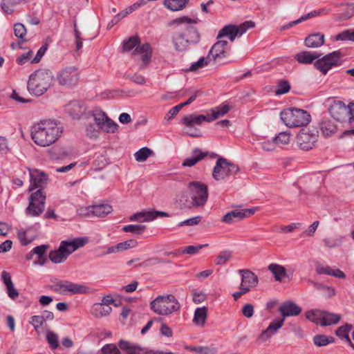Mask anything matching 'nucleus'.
<instances>
[{"instance_id":"72a5a7b5","label":"nucleus","mask_w":354,"mask_h":354,"mask_svg":"<svg viewBox=\"0 0 354 354\" xmlns=\"http://www.w3.org/2000/svg\"><path fill=\"white\" fill-rule=\"evenodd\" d=\"M305 45L308 48H318L324 42V35L321 33L310 35L305 39Z\"/></svg>"},{"instance_id":"dca6fc26","label":"nucleus","mask_w":354,"mask_h":354,"mask_svg":"<svg viewBox=\"0 0 354 354\" xmlns=\"http://www.w3.org/2000/svg\"><path fill=\"white\" fill-rule=\"evenodd\" d=\"M318 131L315 129H301L297 136V143L304 151L313 149L317 141Z\"/></svg>"},{"instance_id":"09e8293b","label":"nucleus","mask_w":354,"mask_h":354,"mask_svg":"<svg viewBox=\"0 0 354 354\" xmlns=\"http://www.w3.org/2000/svg\"><path fill=\"white\" fill-rule=\"evenodd\" d=\"M145 225H128L122 227V230L125 232H131L134 234H141L145 230Z\"/></svg>"},{"instance_id":"39448f33","label":"nucleus","mask_w":354,"mask_h":354,"mask_svg":"<svg viewBox=\"0 0 354 354\" xmlns=\"http://www.w3.org/2000/svg\"><path fill=\"white\" fill-rule=\"evenodd\" d=\"M150 308L160 316H169L180 308V304L174 295H159L150 302Z\"/></svg>"},{"instance_id":"473e14b6","label":"nucleus","mask_w":354,"mask_h":354,"mask_svg":"<svg viewBox=\"0 0 354 354\" xmlns=\"http://www.w3.org/2000/svg\"><path fill=\"white\" fill-rule=\"evenodd\" d=\"M238 35L237 26L234 25H227L220 30L217 35V39L227 37L231 41H234Z\"/></svg>"},{"instance_id":"bb28decb","label":"nucleus","mask_w":354,"mask_h":354,"mask_svg":"<svg viewBox=\"0 0 354 354\" xmlns=\"http://www.w3.org/2000/svg\"><path fill=\"white\" fill-rule=\"evenodd\" d=\"M268 270L273 274L275 281H282L283 279L288 277L286 268L277 263H270L268 267Z\"/></svg>"},{"instance_id":"6e6d98bb","label":"nucleus","mask_w":354,"mask_h":354,"mask_svg":"<svg viewBox=\"0 0 354 354\" xmlns=\"http://www.w3.org/2000/svg\"><path fill=\"white\" fill-rule=\"evenodd\" d=\"M137 245L138 242L134 239H130L117 244L119 252L127 250L130 248H133L136 247Z\"/></svg>"},{"instance_id":"603ef678","label":"nucleus","mask_w":354,"mask_h":354,"mask_svg":"<svg viewBox=\"0 0 354 354\" xmlns=\"http://www.w3.org/2000/svg\"><path fill=\"white\" fill-rule=\"evenodd\" d=\"M290 85L286 80L279 82L275 89V94L277 95H283L290 91Z\"/></svg>"},{"instance_id":"3c124183","label":"nucleus","mask_w":354,"mask_h":354,"mask_svg":"<svg viewBox=\"0 0 354 354\" xmlns=\"http://www.w3.org/2000/svg\"><path fill=\"white\" fill-rule=\"evenodd\" d=\"M351 326L350 325H345L339 327L337 331L336 335L341 337V338H345L349 344L353 346L352 343L351 342V339H349L348 333L351 330Z\"/></svg>"},{"instance_id":"aec40b11","label":"nucleus","mask_w":354,"mask_h":354,"mask_svg":"<svg viewBox=\"0 0 354 354\" xmlns=\"http://www.w3.org/2000/svg\"><path fill=\"white\" fill-rule=\"evenodd\" d=\"M239 273L241 275V281L239 286L240 290L247 292L256 287L259 283L258 277L252 271L246 269L239 270Z\"/></svg>"},{"instance_id":"6ab92c4d","label":"nucleus","mask_w":354,"mask_h":354,"mask_svg":"<svg viewBox=\"0 0 354 354\" xmlns=\"http://www.w3.org/2000/svg\"><path fill=\"white\" fill-rule=\"evenodd\" d=\"M328 111L335 120L344 121L348 115L349 110L343 102L333 100L328 107Z\"/></svg>"},{"instance_id":"b1692460","label":"nucleus","mask_w":354,"mask_h":354,"mask_svg":"<svg viewBox=\"0 0 354 354\" xmlns=\"http://www.w3.org/2000/svg\"><path fill=\"white\" fill-rule=\"evenodd\" d=\"M257 210L256 207L242 209H234L227 213L222 219L223 222L231 223L238 220L243 219L253 215Z\"/></svg>"},{"instance_id":"338daca9","label":"nucleus","mask_w":354,"mask_h":354,"mask_svg":"<svg viewBox=\"0 0 354 354\" xmlns=\"http://www.w3.org/2000/svg\"><path fill=\"white\" fill-rule=\"evenodd\" d=\"M242 313L245 317H246L248 318L252 317V315L254 314L253 306L250 304H247L245 306H243V307L242 308Z\"/></svg>"},{"instance_id":"37998d69","label":"nucleus","mask_w":354,"mask_h":354,"mask_svg":"<svg viewBox=\"0 0 354 354\" xmlns=\"http://www.w3.org/2000/svg\"><path fill=\"white\" fill-rule=\"evenodd\" d=\"M29 229L24 230V229H19L17 230V237L23 245H28L29 243H30L32 241H34L35 236H29L27 235Z\"/></svg>"},{"instance_id":"4c0bfd02","label":"nucleus","mask_w":354,"mask_h":354,"mask_svg":"<svg viewBox=\"0 0 354 354\" xmlns=\"http://www.w3.org/2000/svg\"><path fill=\"white\" fill-rule=\"evenodd\" d=\"M322 326L335 324L340 319V316L339 315L330 313L326 311H322Z\"/></svg>"},{"instance_id":"0eeeda50","label":"nucleus","mask_w":354,"mask_h":354,"mask_svg":"<svg viewBox=\"0 0 354 354\" xmlns=\"http://www.w3.org/2000/svg\"><path fill=\"white\" fill-rule=\"evenodd\" d=\"M190 201L188 207H199L205 205L208 199L207 186L199 181H192L188 185Z\"/></svg>"},{"instance_id":"79ce46f5","label":"nucleus","mask_w":354,"mask_h":354,"mask_svg":"<svg viewBox=\"0 0 354 354\" xmlns=\"http://www.w3.org/2000/svg\"><path fill=\"white\" fill-rule=\"evenodd\" d=\"M334 342V338L325 335H317L313 337V343L317 346H326Z\"/></svg>"},{"instance_id":"a878e982","label":"nucleus","mask_w":354,"mask_h":354,"mask_svg":"<svg viewBox=\"0 0 354 354\" xmlns=\"http://www.w3.org/2000/svg\"><path fill=\"white\" fill-rule=\"evenodd\" d=\"M118 346L124 354H143L145 352L138 344L123 339L119 341Z\"/></svg>"},{"instance_id":"8fccbe9b","label":"nucleus","mask_w":354,"mask_h":354,"mask_svg":"<svg viewBox=\"0 0 354 354\" xmlns=\"http://www.w3.org/2000/svg\"><path fill=\"white\" fill-rule=\"evenodd\" d=\"M100 354H121L120 351L114 344H106L99 351Z\"/></svg>"},{"instance_id":"49530a36","label":"nucleus","mask_w":354,"mask_h":354,"mask_svg":"<svg viewBox=\"0 0 354 354\" xmlns=\"http://www.w3.org/2000/svg\"><path fill=\"white\" fill-rule=\"evenodd\" d=\"M232 252L228 250L221 252L215 259V263L218 266H224L231 259Z\"/></svg>"},{"instance_id":"a211bd4d","label":"nucleus","mask_w":354,"mask_h":354,"mask_svg":"<svg viewBox=\"0 0 354 354\" xmlns=\"http://www.w3.org/2000/svg\"><path fill=\"white\" fill-rule=\"evenodd\" d=\"M30 176V185L28 189V192H35L34 190H44V187L47 184L48 180V176L42 171L36 169H28Z\"/></svg>"},{"instance_id":"052dcab7","label":"nucleus","mask_w":354,"mask_h":354,"mask_svg":"<svg viewBox=\"0 0 354 354\" xmlns=\"http://www.w3.org/2000/svg\"><path fill=\"white\" fill-rule=\"evenodd\" d=\"M254 26H255V24L252 21H246L243 22L239 26H237L238 35H242L248 30L254 28Z\"/></svg>"},{"instance_id":"6e6552de","label":"nucleus","mask_w":354,"mask_h":354,"mask_svg":"<svg viewBox=\"0 0 354 354\" xmlns=\"http://www.w3.org/2000/svg\"><path fill=\"white\" fill-rule=\"evenodd\" d=\"M139 39L136 37H132L123 43V49L125 51H132V55L141 56L142 61V67H145L151 58V48L149 44L145 43L139 45Z\"/></svg>"},{"instance_id":"680f3d73","label":"nucleus","mask_w":354,"mask_h":354,"mask_svg":"<svg viewBox=\"0 0 354 354\" xmlns=\"http://www.w3.org/2000/svg\"><path fill=\"white\" fill-rule=\"evenodd\" d=\"M261 148L264 151H272L274 149L276 142L274 138L272 140H266L261 142Z\"/></svg>"},{"instance_id":"5fc2aeb1","label":"nucleus","mask_w":354,"mask_h":354,"mask_svg":"<svg viewBox=\"0 0 354 354\" xmlns=\"http://www.w3.org/2000/svg\"><path fill=\"white\" fill-rule=\"evenodd\" d=\"M189 350L194 351L198 354H215L216 349L214 348H209L208 346H193L190 347Z\"/></svg>"},{"instance_id":"c756f323","label":"nucleus","mask_w":354,"mask_h":354,"mask_svg":"<svg viewBox=\"0 0 354 354\" xmlns=\"http://www.w3.org/2000/svg\"><path fill=\"white\" fill-rule=\"evenodd\" d=\"M112 311V308L108 305H102L100 303L94 304L91 309V315L96 318H101L109 315Z\"/></svg>"},{"instance_id":"4d7b16f0","label":"nucleus","mask_w":354,"mask_h":354,"mask_svg":"<svg viewBox=\"0 0 354 354\" xmlns=\"http://www.w3.org/2000/svg\"><path fill=\"white\" fill-rule=\"evenodd\" d=\"M336 40L345 41L349 40L354 41V30H346L340 33H339L336 37Z\"/></svg>"},{"instance_id":"2eb2a0df","label":"nucleus","mask_w":354,"mask_h":354,"mask_svg":"<svg viewBox=\"0 0 354 354\" xmlns=\"http://www.w3.org/2000/svg\"><path fill=\"white\" fill-rule=\"evenodd\" d=\"M341 57L342 54L339 50L333 51L321 59L318 58L314 65L317 69L326 75L333 66L341 64Z\"/></svg>"},{"instance_id":"f8f14e48","label":"nucleus","mask_w":354,"mask_h":354,"mask_svg":"<svg viewBox=\"0 0 354 354\" xmlns=\"http://www.w3.org/2000/svg\"><path fill=\"white\" fill-rule=\"evenodd\" d=\"M52 290L60 295H77L88 293L89 288L69 281H59L52 286Z\"/></svg>"},{"instance_id":"864d4df0","label":"nucleus","mask_w":354,"mask_h":354,"mask_svg":"<svg viewBox=\"0 0 354 354\" xmlns=\"http://www.w3.org/2000/svg\"><path fill=\"white\" fill-rule=\"evenodd\" d=\"M14 33L17 38L24 41V37L26 35L27 30L24 24L17 23L14 25Z\"/></svg>"},{"instance_id":"de8ad7c7","label":"nucleus","mask_w":354,"mask_h":354,"mask_svg":"<svg viewBox=\"0 0 354 354\" xmlns=\"http://www.w3.org/2000/svg\"><path fill=\"white\" fill-rule=\"evenodd\" d=\"M207 245H208V244L198 245H189V246H187L185 248L180 249L178 251V254H188L194 255V254H197L201 249L203 248L204 247H207Z\"/></svg>"},{"instance_id":"ea45409f","label":"nucleus","mask_w":354,"mask_h":354,"mask_svg":"<svg viewBox=\"0 0 354 354\" xmlns=\"http://www.w3.org/2000/svg\"><path fill=\"white\" fill-rule=\"evenodd\" d=\"M322 310L315 309L306 313L305 316L309 321L322 326Z\"/></svg>"},{"instance_id":"a18cd8bd","label":"nucleus","mask_w":354,"mask_h":354,"mask_svg":"<svg viewBox=\"0 0 354 354\" xmlns=\"http://www.w3.org/2000/svg\"><path fill=\"white\" fill-rule=\"evenodd\" d=\"M46 341L52 350L57 349L59 347L58 335L50 330H47L46 334Z\"/></svg>"},{"instance_id":"cd10ccee","label":"nucleus","mask_w":354,"mask_h":354,"mask_svg":"<svg viewBox=\"0 0 354 354\" xmlns=\"http://www.w3.org/2000/svg\"><path fill=\"white\" fill-rule=\"evenodd\" d=\"M113 210L112 207L107 203L99 204L89 206L88 211L93 215L98 217H103L111 213Z\"/></svg>"},{"instance_id":"20e7f679","label":"nucleus","mask_w":354,"mask_h":354,"mask_svg":"<svg viewBox=\"0 0 354 354\" xmlns=\"http://www.w3.org/2000/svg\"><path fill=\"white\" fill-rule=\"evenodd\" d=\"M88 242L87 238L78 237L62 241L57 250L49 254L50 260L54 263H60L66 260L68 257Z\"/></svg>"},{"instance_id":"0e129e2a","label":"nucleus","mask_w":354,"mask_h":354,"mask_svg":"<svg viewBox=\"0 0 354 354\" xmlns=\"http://www.w3.org/2000/svg\"><path fill=\"white\" fill-rule=\"evenodd\" d=\"M47 248H48V245H41L34 248L32 249V252L35 253V254L37 255L38 259H41L42 257H44V254L46 252Z\"/></svg>"},{"instance_id":"f257e3e1","label":"nucleus","mask_w":354,"mask_h":354,"mask_svg":"<svg viewBox=\"0 0 354 354\" xmlns=\"http://www.w3.org/2000/svg\"><path fill=\"white\" fill-rule=\"evenodd\" d=\"M62 133V128L55 120H42L31 127V138L40 147H46L55 143Z\"/></svg>"},{"instance_id":"774afa93","label":"nucleus","mask_w":354,"mask_h":354,"mask_svg":"<svg viewBox=\"0 0 354 354\" xmlns=\"http://www.w3.org/2000/svg\"><path fill=\"white\" fill-rule=\"evenodd\" d=\"M32 50H29L26 53H24L21 56L17 58V63L19 65H23L30 59V56L32 55Z\"/></svg>"},{"instance_id":"c9c22d12","label":"nucleus","mask_w":354,"mask_h":354,"mask_svg":"<svg viewBox=\"0 0 354 354\" xmlns=\"http://www.w3.org/2000/svg\"><path fill=\"white\" fill-rule=\"evenodd\" d=\"M207 308L205 307L197 308L194 311L193 322L199 326H203L207 319Z\"/></svg>"},{"instance_id":"7c9ffc66","label":"nucleus","mask_w":354,"mask_h":354,"mask_svg":"<svg viewBox=\"0 0 354 354\" xmlns=\"http://www.w3.org/2000/svg\"><path fill=\"white\" fill-rule=\"evenodd\" d=\"M207 154V152H203L201 149L196 148L193 151L190 157L187 158L183 160L182 165L184 167H192L198 162L203 160Z\"/></svg>"},{"instance_id":"58836bf2","label":"nucleus","mask_w":354,"mask_h":354,"mask_svg":"<svg viewBox=\"0 0 354 354\" xmlns=\"http://www.w3.org/2000/svg\"><path fill=\"white\" fill-rule=\"evenodd\" d=\"M189 0H165L164 4L166 8L172 10L178 11L182 10L187 3Z\"/></svg>"},{"instance_id":"c85d7f7f","label":"nucleus","mask_w":354,"mask_h":354,"mask_svg":"<svg viewBox=\"0 0 354 354\" xmlns=\"http://www.w3.org/2000/svg\"><path fill=\"white\" fill-rule=\"evenodd\" d=\"M66 111L73 119H78L86 111V106L81 102H73L67 106Z\"/></svg>"},{"instance_id":"1a4fd4ad","label":"nucleus","mask_w":354,"mask_h":354,"mask_svg":"<svg viewBox=\"0 0 354 354\" xmlns=\"http://www.w3.org/2000/svg\"><path fill=\"white\" fill-rule=\"evenodd\" d=\"M28 198V205L25 209L27 216L37 217L45 209L46 195L44 190H36L30 192Z\"/></svg>"},{"instance_id":"9b49d317","label":"nucleus","mask_w":354,"mask_h":354,"mask_svg":"<svg viewBox=\"0 0 354 354\" xmlns=\"http://www.w3.org/2000/svg\"><path fill=\"white\" fill-rule=\"evenodd\" d=\"M239 170V167L224 158H218L212 172V177L218 181L226 180L229 177L234 176Z\"/></svg>"},{"instance_id":"412c9836","label":"nucleus","mask_w":354,"mask_h":354,"mask_svg":"<svg viewBox=\"0 0 354 354\" xmlns=\"http://www.w3.org/2000/svg\"><path fill=\"white\" fill-rule=\"evenodd\" d=\"M169 214L165 212L157 210L141 211L131 216L130 221L139 222H150L158 217H168Z\"/></svg>"},{"instance_id":"e2e57ef3","label":"nucleus","mask_w":354,"mask_h":354,"mask_svg":"<svg viewBox=\"0 0 354 354\" xmlns=\"http://www.w3.org/2000/svg\"><path fill=\"white\" fill-rule=\"evenodd\" d=\"M30 323L34 326L35 330H37L43 325L44 321L41 315H34L31 317Z\"/></svg>"},{"instance_id":"f704fd0d","label":"nucleus","mask_w":354,"mask_h":354,"mask_svg":"<svg viewBox=\"0 0 354 354\" xmlns=\"http://www.w3.org/2000/svg\"><path fill=\"white\" fill-rule=\"evenodd\" d=\"M337 127L330 119H323L321 122V131L325 136H331L336 132Z\"/></svg>"},{"instance_id":"393cba45","label":"nucleus","mask_w":354,"mask_h":354,"mask_svg":"<svg viewBox=\"0 0 354 354\" xmlns=\"http://www.w3.org/2000/svg\"><path fill=\"white\" fill-rule=\"evenodd\" d=\"M230 110L229 105L226 104H222L219 106L212 108L209 110L210 114L205 115V122H211L218 118L224 116Z\"/></svg>"},{"instance_id":"4be33fe9","label":"nucleus","mask_w":354,"mask_h":354,"mask_svg":"<svg viewBox=\"0 0 354 354\" xmlns=\"http://www.w3.org/2000/svg\"><path fill=\"white\" fill-rule=\"evenodd\" d=\"M198 22V19L197 18H190L187 16H183L175 19L172 24L179 31L189 34L190 28H192L196 32H198L196 27Z\"/></svg>"},{"instance_id":"f03ea898","label":"nucleus","mask_w":354,"mask_h":354,"mask_svg":"<svg viewBox=\"0 0 354 354\" xmlns=\"http://www.w3.org/2000/svg\"><path fill=\"white\" fill-rule=\"evenodd\" d=\"M279 311L283 317H294L301 313V308L292 301H287L279 306ZM283 323L284 318L274 319L268 328L262 331L257 338V341L263 343L268 340L282 327Z\"/></svg>"},{"instance_id":"69168bd1","label":"nucleus","mask_w":354,"mask_h":354,"mask_svg":"<svg viewBox=\"0 0 354 354\" xmlns=\"http://www.w3.org/2000/svg\"><path fill=\"white\" fill-rule=\"evenodd\" d=\"M160 332L162 335L167 337H171L173 335L172 330L166 324L162 323L160 328Z\"/></svg>"},{"instance_id":"c03bdc74","label":"nucleus","mask_w":354,"mask_h":354,"mask_svg":"<svg viewBox=\"0 0 354 354\" xmlns=\"http://www.w3.org/2000/svg\"><path fill=\"white\" fill-rule=\"evenodd\" d=\"M153 153L152 150L148 147H142L134 153V157L138 162L145 161L151 154Z\"/></svg>"},{"instance_id":"423d86ee","label":"nucleus","mask_w":354,"mask_h":354,"mask_svg":"<svg viewBox=\"0 0 354 354\" xmlns=\"http://www.w3.org/2000/svg\"><path fill=\"white\" fill-rule=\"evenodd\" d=\"M280 117L284 124L290 128L306 126L311 120L308 111L297 108L284 109L281 112Z\"/></svg>"},{"instance_id":"ddd939ff","label":"nucleus","mask_w":354,"mask_h":354,"mask_svg":"<svg viewBox=\"0 0 354 354\" xmlns=\"http://www.w3.org/2000/svg\"><path fill=\"white\" fill-rule=\"evenodd\" d=\"M91 115L96 125L102 131L114 133L118 131V124L109 118L106 113L100 109H94Z\"/></svg>"},{"instance_id":"4468645a","label":"nucleus","mask_w":354,"mask_h":354,"mask_svg":"<svg viewBox=\"0 0 354 354\" xmlns=\"http://www.w3.org/2000/svg\"><path fill=\"white\" fill-rule=\"evenodd\" d=\"M205 122V115H197L195 113L185 115L180 120V124L184 126V132L191 137L200 136V131L197 128L203 122Z\"/></svg>"},{"instance_id":"2f4dec72","label":"nucleus","mask_w":354,"mask_h":354,"mask_svg":"<svg viewBox=\"0 0 354 354\" xmlns=\"http://www.w3.org/2000/svg\"><path fill=\"white\" fill-rule=\"evenodd\" d=\"M320 55L317 52L303 51L297 53L295 58L299 63L308 64L318 59Z\"/></svg>"},{"instance_id":"f3484780","label":"nucleus","mask_w":354,"mask_h":354,"mask_svg":"<svg viewBox=\"0 0 354 354\" xmlns=\"http://www.w3.org/2000/svg\"><path fill=\"white\" fill-rule=\"evenodd\" d=\"M58 83L62 86H71L79 80V72L74 66H66L59 71L57 75Z\"/></svg>"},{"instance_id":"7ed1b4c3","label":"nucleus","mask_w":354,"mask_h":354,"mask_svg":"<svg viewBox=\"0 0 354 354\" xmlns=\"http://www.w3.org/2000/svg\"><path fill=\"white\" fill-rule=\"evenodd\" d=\"M54 75L48 69H39L30 74L28 82V90L35 96L44 94L53 85Z\"/></svg>"},{"instance_id":"13d9d810","label":"nucleus","mask_w":354,"mask_h":354,"mask_svg":"<svg viewBox=\"0 0 354 354\" xmlns=\"http://www.w3.org/2000/svg\"><path fill=\"white\" fill-rule=\"evenodd\" d=\"M201 221V216H196L188 219H186L183 221L180 222L178 224V227H183V226H195L198 225Z\"/></svg>"},{"instance_id":"9d476101","label":"nucleus","mask_w":354,"mask_h":354,"mask_svg":"<svg viewBox=\"0 0 354 354\" xmlns=\"http://www.w3.org/2000/svg\"><path fill=\"white\" fill-rule=\"evenodd\" d=\"M171 41L176 50L183 51L189 46L198 43L200 35L198 32H196L192 28L189 29V34H185V32L179 31L176 28L171 37Z\"/></svg>"},{"instance_id":"a19ab883","label":"nucleus","mask_w":354,"mask_h":354,"mask_svg":"<svg viewBox=\"0 0 354 354\" xmlns=\"http://www.w3.org/2000/svg\"><path fill=\"white\" fill-rule=\"evenodd\" d=\"M212 59L207 55V57H201L197 62H193L189 68V71H196L207 66Z\"/></svg>"},{"instance_id":"5701e85b","label":"nucleus","mask_w":354,"mask_h":354,"mask_svg":"<svg viewBox=\"0 0 354 354\" xmlns=\"http://www.w3.org/2000/svg\"><path fill=\"white\" fill-rule=\"evenodd\" d=\"M228 43L227 41L219 39L211 48L208 55L212 61L222 59L228 55Z\"/></svg>"},{"instance_id":"bf43d9fd","label":"nucleus","mask_w":354,"mask_h":354,"mask_svg":"<svg viewBox=\"0 0 354 354\" xmlns=\"http://www.w3.org/2000/svg\"><path fill=\"white\" fill-rule=\"evenodd\" d=\"M290 133L287 132H281L276 136L274 139L277 144L286 145L290 141Z\"/></svg>"},{"instance_id":"e433bc0d","label":"nucleus","mask_w":354,"mask_h":354,"mask_svg":"<svg viewBox=\"0 0 354 354\" xmlns=\"http://www.w3.org/2000/svg\"><path fill=\"white\" fill-rule=\"evenodd\" d=\"M316 271L319 274H327L334 276L338 278H344V273L339 269H333L329 266H319L317 267Z\"/></svg>"}]
</instances>
